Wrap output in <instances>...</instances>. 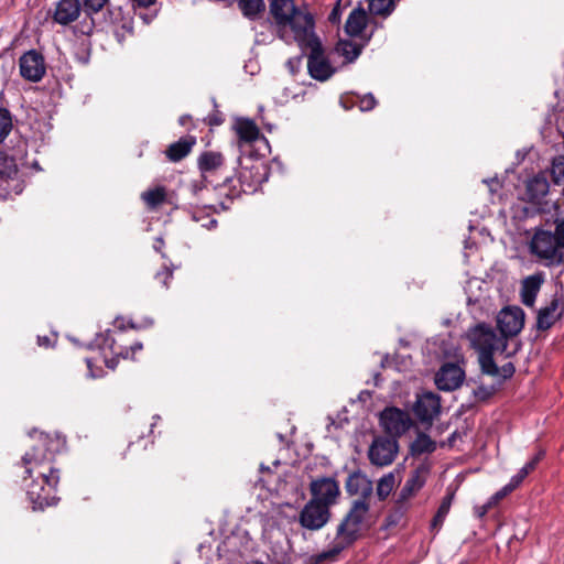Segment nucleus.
I'll return each instance as SVG.
<instances>
[{"label":"nucleus","mask_w":564,"mask_h":564,"mask_svg":"<svg viewBox=\"0 0 564 564\" xmlns=\"http://www.w3.org/2000/svg\"><path fill=\"white\" fill-rule=\"evenodd\" d=\"M64 446L65 441L59 436L40 433L30 451L21 458L23 471L20 477L34 511L54 506L58 500L54 492L61 479V470L55 466V456Z\"/></svg>","instance_id":"obj_1"},{"label":"nucleus","mask_w":564,"mask_h":564,"mask_svg":"<svg viewBox=\"0 0 564 564\" xmlns=\"http://www.w3.org/2000/svg\"><path fill=\"white\" fill-rule=\"evenodd\" d=\"M467 338L471 348L478 354L481 372L488 376L498 375L499 367L494 360V354L499 349L501 351L506 350L507 343L503 338L498 336L495 329L485 323H479L469 328Z\"/></svg>","instance_id":"obj_2"},{"label":"nucleus","mask_w":564,"mask_h":564,"mask_svg":"<svg viewBox=\"0 0 564 564\" xmlns=\"http://www.w3.org/2000/svg\"><path fill=\"white\" fill-rule=\"evenodd\" d=\"M551 219L555 225L554 232L550 229H536L530 241V251L536 257L547 260L549 264H558L562 261L564 249V216L560 217L556 205Z\"/></svg>","instance_id":"obj_3"},{"label":"nucleus","mask_w":564,"mask_h":564,"mask_svg":"<svg viewBox=\"0 0 564 564\" xmlns=\"http://www.w3.org/2000/svg\"><path fill=\"white\" fill-rule=\"evenodd\" d=\"M369 511V502L354 500L348 512L337 527V543L346 547L351 546L360 536L366 514Z\"/></svg>","instance_id":"obj_4"},{"label":"nucleus","mask_w":564,"mask_h":564,"mask_svg":"<svg viewBox=\"0 0 564 564\" xmlns=\"http://www.w3.org/2000/svg\"><path fill=\"white\" fill-rule=\"evenodd\" d=\"M235 180L229 175H224V183L216 187L219 196H225L230 202L238 198L242 193H252L262 182L259 173V166L252 165L250 169L243 167L239 172L236 185Z\"/></svg>","instance_id":"obj_5"},{"label":"nucleus","mask_w":564,"mask_h":564,"mask_svg":"<svg viewBox=\"0 0 564 564\" xmlns=\"http://www.w3.org/2000/svg\"><path fill=\"white\" fill-rule=\"evenodd\" d=\"M306 48L310 50V54L307 55V70L310 76L318 82L329 79L336 73V68L325 56L319 37L311 36Z\"/></svg>","instance_id":"obj_6"},{"label":"nucleus","mask_w":564,"mask_h":564,"mask_svg":"<svg viewBox=\"0 0 564 564\" xmlns=\"http://www.w3.org/2000/svg\"><path fill=\"white\" fill-rule=\"evenodd\" d=\"M550 184L545 175L538 174L529 178L525 183V191L523 193V199L536 208L522 207L523 217L532 216L536 213H544L545 209L542 207L543 200L549 194Z\"/></svg>","instance_id":"obj_7"},{"label":"nucleus","mask_w":564,"mask_h":564,"mask_svg":"<svg viewBox=\"0 0 564 564\" xmlns=\"http://www.w3.org/2000/svg\"><path fill=\"white\" fill-rule=\"evenodd\" d=\"M330 509L315 500H308L299 513V523L310 531H318L330 520Z\"/></svg>","instance_id":"obj_8"},{"label":"nucleus","mask_w":564,"mask_h":564,"mask_svg":"<svg viewBox=\"0 0 564 564\" xmlns=\"http://www.w3.org/2000/svg\"><path fill=\"white\" fill-rule=\"evenodd\" d=\"M311 499L330 509L340 495L339 484L333 477H319L310 484Z\"/></svg>","instance_id":"obj_9"},{"label":"nucleus","mask_w":564,"mask_h":564,"mask_svg":"<svg viewBox=\"0 0 564 564\" xmlns=\"http://www.w3.org/2000/svg\"><path fill=\"white\" fill-rule=\"evenodd\" d=\"M101 348L104 350L108 348L111 352V358L105 356V364L108 368L113 370L118 366L120 358L134 360L135 352L142 350L143 345L140 341H135L129 346H124L118 343V340L111 336L110 330H108L104 336Z\"/></svg>","instance_id":"obj_10"},{"label":"nucleus","mask_w":564,"mask_h":564,"mask_svg":"<svg viewBox=\"0 0 564 564\" xmlns=\"http://www.w3.org/2000/svg\"><path fill=\"white\" fill-rule=\"evenodd\" d=\"M497 325L506 341L508 337L518 335L523 328L524 312L518 306L505 307L497 315Z\"/></svg>","instance_id":"obj_11"},{"label":"nucleus","mask_w":564,"mask_h":564,"mask_svg":"<svg viewBox=\"0 0 564 564\" xmlns=\"http://www.w3.org/2000/svg\"><path fill=\"white\" fill-rule=\"evenodd\" d=\"M314 24L313 15L308 11H303L300 8L292 14L290 22H286V26L291 28L294 33V39L303 48L307 47L311 36H317L314 32Z\"/></svg>","instance_id":"obj_12"},{"label":"nucleus","mask_w":564,"mask_h":564,"mask_svg":"<svg viewBox=\"0 0 564 564\" xmlns=\"http://www.w3.org/2000/svg\"><path fill=\"white\" fill-rule=\"evenodd\" d=\"M413 412L421 423L431 425L441 413V398L437 393L425 391L417 394Z\"/></svg>","instance_id":"obj_13"},{"label":"nucleus","mask_w":564,"mask_h":564,"mask_svg":"<svg viewBox=\"0 0 564 564\" xmlns=\"http://www.w3.org/2000/svg\"><path fill=\"white\" fill-rule=\"evenodd\" d=\"M19 68L25 80L37 83L46 72L44 56L36 50H30L19 58Z\"/></svg>","instance_id":"obj_14"},{"label":"nucleus","mask_w":564,"mask_h":564,"mask_svg":"<svg viewBox=\"0 0 564 564\" xmlns=\"http://www.w3.org/2000/svg\"><path fill=\"white\" fill-rule=\"evenodd\" d=\"M379 421L383 435L373 440L368 451V457L371 464L386 466L388 465V405L380 411Z\"/></svg>","instance_id":"obj_15"},{"label":"nucleus","mask_w":564,"mask_h":564,"mask_svg":"<svg viewBox=\"0 0 564 564\" xmlns=\"http://www.w3.org/2000/svg\"><path fill=\"white\" fill-rule=\"evenodd\" d=\"M464 379V370L456 364L447 362L437 371L435 383L440 390L453 391L462 386Z\"/></svg>","instance_id":"obj_16"},{"label":"nucleus","mask_w":564,"mask_h":564,"mask_svg":"<svg viewBox=\"0 0 564 564\" xmlns=\"http://www.w3.org/2000/svg\"><path fill=\"white\" fill-rule=\"evenodd\" d=\"M82 8L79 0H59L56 2L51 18L53 22L66 26L79 18Z\"/></svg>","instance_id":"obj_17"},{"label":"nucleus","mask_w":564,"mask_h":564,"mask_svg":"<svg viewBox=\"0 0 564 564\" xmlns=\"http://www.w3.org/2000/svg\"><path fill=\"white\" fill-rule=\"evenodd\" d=\"M345 489L349 496H359L357 500H366V502L373 492L372 481L360 470L349 474L345 482Z\"/></svg>","instance_id":"obj_18"},{"label":"nucleus","mask_w":564,"mask_h":564,"mask_svg":"<svg viewBox=\"0 0 564 564\" xmlns=\"http://www.w3.org/2000/svg\"><path fill=\"white\" fill-rule=\"evenodd\" d=\"M197 165L205 178L216 174L223 175L226 167L224 155L216 151L202 152L197 159Z\"/></svg>","instance_id":"obj_19"},{"label":"nucleus","mask_w":564,"mask_h":564,"mask_svg":"<svg viewBox=\"0 0 564 564\" xmlns=\"http://www.w3.org/2000/svg\"><path fill=\"white\" fill-rule=\"evenodd\" d=\"M269 9L275 24L285 28L286 22H290V18L295 13L297 7L293 0H270Z\"/></svg>","instance_id":"obj_20"},{"label":"nucleus","mask_w":564,"mask_h":564,"mask_svg":"<svg viewBox=\"0 0 564 564\" xmlns=\"http://www.w3.org/2000/svg\"><path fill=\"white\" fill-rule=\"evenodd\" d=\"M195 144L196 137L187 134L171 143L164 153L171 162H180L191 153Z\"/></svg>","instance_id":"obj_21"},{"label":"nucleus","mask_w":564,"mask_h":564,"mask_svg":"<svg viewBox=\"0 0 564 564\" xmlns=\"http://www.w3.org/2000/svg\"><path fill=\"white\" fill-rule=\"evenodd\" d=\"M561 315L560 300L553 299L549 305L539 311L536 321L538 328L541 330L549 329Z\"/></svg>","instance_id":"obj_22"},{"label":"nucleus","mask_w":564,"mask_h":564,"mask_svg":"<svg viewBox=\"0 0 564 564\" xmlns=\"http://www.w3.org/2000/svg\"><path fill=\"white\" fill-rule=\"evenodd\" d=\"M83 10L88 15L89 21H83L78 26V31L82 34L90 35L93 33L95 21L93 14L101 11L109 0H82Z\"/></svg>","instance_id":"obj_23"},{"label":"nucleus","mask_w":564,"mask_h":564,"mask_svg":"<svg viewBox=\"0 0 564 564\" xmlns=\"http://www.w3.org/2000/svg\"><path fill=\"white\" fill-rule=\"evenodd\" d=\"M542 282L543 279L539 274L530 275L523 280L521 288V301L525 306H533Z\"/></svg>","instance_id":"obj_24"},{"label":"nucleus","mask_w":564,"mask_h":564,"mask_svg":"<svg viewBox=\"0 0 564 564\" xmlns=\"http://www.w3.org/2000/svg\"><path fill=\"white\" fill-rule=\"evenodd\" d=\"M367 13L362 8L354 9L347 18L345 31L350 36L360 35L367 26Z\"/></svg>","instance_id":"obj_25"},{"label":"nucleus","mask_w":564,"mask_h":564,"mask_svg":"<svg viewBox=\"0 0 564 564\" xmlns=\"http://www.w3.org/2000/svg\"><path fill=\"white\" fill-rule=\"evenodd\" d=\"M235 129L240 141L251 143L258 140L260 130L257 124L247 118L238 119Z\"/></svg>","instance_id":"obj_26"},{"label":"nucleus","mask_w":564,"mask_h":564,"mask_svg":"<svg viewBox=\"0 0 564 564\" xmlns=\"http://www.w3.org/2000/svg\"><path fill=\"white\" fill-rule=\"evenodd\" d=\"M141 198L149 209H156L162 204L167 203L166 188L164 186L150 188L141 194Z\"/></svg>","instance_id":"obj_27"},{"label":"nucleus","mask_w":564,"mask_h":564,"mask_svg":"<svg viewBox=\"0 0 564 564\" xmlns=\"http://www.w3.org/2000/svg\"><path fill=\"white\" fill-rule=\"evenodd\" d=\"M237 4L243 17L249 20H257L265 11L263 0H237Z\"/></svg>","instance_id":"obj_28"},{"label":"nucleus","mask_w":564,"mask_h":564,"mask_svg":"<svg viewBox=\"0 0 564 564\" xmlns=\"http://www.w3.org/2000/svg\"><path fill=\"white\" fill-rule=\"evenodd\" d=\"M412 425V420L409 414L401 410L390 406V431L393 429L395 433L400 434L408 431Z\"/></svg>","instance_id":"obj_29"},{"label":"nucleus","mask_w":564,"mask_h":564,"mask_svg":"<svg viewBox=\"0 0 564 564\" xmlns=\"http://www.w3.org/2000/svg\"><path fill=\"white\" fill-rule=\"evenodd\" d=\"M436 449V443L425 433H419L417 437L411 444V451L414 455L433 453Z\"/></svg>","instance_id":"obj_30"},{"label":"nucleus","mask_w":564,"mask_h":564,"mask_svg":"<svg viewBox=\"0 0 564 564\" xmlns=\"http://www.w3.org/2000/svg\"><path fill=\"white\" fill-rule=\"evenodd\" d=\"M18 166L14 158L9 156L7 152L0 149V177L4 180L13 178L18 173Z\"/></svg>","instance_id":"obj_31"},{"label":"nucleus","mask_w":564,"mask_h":564,"mask_svg":"<svg viewBox=\"0 0 564 564\" xmlns=\"http://www.w3.org/2000/svg\"><path fill=\"white\" fill-rule=\"evenodd\" d=\"M544 456V452L536 453L514 476L511 477L510 482L516 488L524 480V478L536 467L539 462Z\"/></svg>","instance_id":"obj_32"},{"label":"nucleus","mask_w":564,"mask_h":564,"mask_svg":"<svg viewBox=\"0 0 564 564\" xmlns=\"http://www.w3.org/2000/svg\"><path fill=\"white\" fill-rule=\"evenodd\" d=\"M362 46L352 41H339L336 51L343 55L346 62L355 61L361 53Z\"/></svg>","instance_id":"obj_33"},{"label":"nucleus","mask_w":564,"mask_h":564,"mask_svg":"<svg viewBox=\"0 0 564 564\" xmlns=\"http://www.w3.org/2000/svg\"><path fill=\"white\" fill-rule=\"evenodd\" d=\"M15 69V61L12 57L0 54V86L3 87Z\"/></svg>","instance_id":"obj_34"},{"label":"nucleus","mask_w":564,"mask_h":564,"mask_svg":"<svg viewBox=\"0 0 564 564\" xmlns=\"http://www.w3.org/2000/svg\"><path fill=\"white\" fill-rule=\"evenodd\" d=\"M9 156L14 158V162L21 166H29L28 158V142L26 140H19L17 145L11 149Z\"/></svg>","instance_id":"obj_35"},{"label":"nucleus","mask_w":564,"mask_h":564,"mask_svg":"<svg viewBox=\"0 0 564 564\" xmlns=\"http://www.w3.org/2000/svg\"><path fill=\"white\" fill-rule=\"evenodd\" d=\"M12 116L6 108H0V142H2L12 130Z\"/></svg>","instance_id":"obj_36"},{"label":"nucleus","mask_w":564,"mask_h":564,"mask_svg":"<svg viewBox=\"0 0 564 564\" xmlns=\"http://www.w3.org/2000/svg\"><path fill=\"white\" fill-rule=\"evenodd\" d=\"M551 173L556 184L564 182V155H557L552 161Z\"/></svg>","instance_id":"obj_37"},{"label":"nucleus","mask_w":564,"mask_h":564,"mask_svg":"<svg viewBox=\"0 0 564 564\" xmlns=\"http://www.w3.org/2000/svg\"><path fill=\"white\" fill-rule=\"evenodd\" d=\"M343 550V546L336 543L333 549L321 554L311 556L308 564H322L328 558H335Z\"/></svg>","instance_id":"obj_38"},{"label":"nucleus","mask_w":564,"mask_h":564,"mask_svg":"<svg viewBox=\"0 0 564 564\" xmlns=\"http://www.w3.org/2000/svg\"><path fill=\"white\" fill-rule=\"evenodd\" d=\"M368 9L371 15L386 18L388 15V0H368Z\"/></svg>","instance_id":"obj_39"},{"label":"nucleus","mask_w":564,"mask_h":564,"mask_svg":"<svg viewBox=\"0 0 564 564\" xmlns=\"http://www.w3.org/2000/svg\"><path fill=\"white\" fill-rule=\"evenodd\" d=\"M173 278V270L163 264L162 268L155 273L154 280L158 282L161 289L169 288V281Z\"/></svg>","instance_id":"obj_40"},{"label":"nucleus","mask_w":564,"mask_h":564,"mask_svg":"<svg viewBox=\"0 0 564 564\" xmlns=\"http://www.w3.org/2000/svg\"><path fill=\"white\" fill-rule=\"evenodd\" d=\"M497 388L496 386H478L475 390H474V394L477 399L479 400H487L489 399L491 395H494V393L496 392Z\"/></svg>","instance_id":"obj_41"},{"label":"nucleus","mask_w":564,"mask_h":564,"mask_svg":"<svg viewBox=\"0 0 564 564\" xmlns=\"http://www.w3.org/2000/svg\"><path fill=\"white\" fill-rule=\"evenodd\" d=\"M358 105L361 111H370L376 107L377 100L373 95L367 94L362 97H359Z\"/></svg>","instance_id":"obj_42"},{"label":"nucleus","mask_w":564,"mask_h":564,"mask_svg":"<svg viewBox=\"0 0 564 564\" xmlns=\"http://www.w3.org/2000/svg\"><path fill=\"white\" fill-rule=\"evenodd\" d=\"M453 499H454V494L453 492H449L447 494L442 502H441V506L438 507V518H445L451 509V506H452V502H453Z\"/></svg>","instance_id":"obj_43"},{"label":"nucleus","mask_w":564,"mask_h":564,"mask_svg":"<svg viewBox=\"0 0 564 564\" xmlns=\"http://www.w3.org/2000/svg\"><path fill=\"white\" fill-rule=\"evenodd\" d=\"M377 496L379 500L384 501L388 498V475H383L377 486Z\"/></svg>","instance_id":"obj_44"},{"label":"nucleus","mask_w":564,"mask_h":564,"mask_svg":"<svg viewBox=\"0 0 564 564\" xmlns=\"http://www.w3.org/2000/svg\"><path fill=\"white\" fill-rule=\"evenodd\" d=\"M516 368L512 362L505 364L501 368H499V373L495 377H500L499 383L503 380L511 378L514 375Z\"/></svg>","instance_id":"obj_45"},{"label":"nucleus","mask_w":564,"mask_h":564,"mask_svg":"<svg viewBox=\"0 0 564 564\" xmlns=\"http://www.w3.org/2000/svg\"><path fill=\"white\" fill-rule=\"evenodd\" d=\"M411 365V355L395 352V366L398 370L406 369Z\"/></svg>","instance_id":"obj_46"},{"label":"nucleus","mask_w":564,"mask_h":564,"mask_svg":"<svg viewBox=\"0 0 564 564\" xmlns=\"http://www.w3.org/2000/svg\"><path fill=\"white\" fill-rule=\"evenodd\" d=\"M415 485H416L415 478L409 479L406 481V484L404 485V487L402 488L401 498L405 499L406 497L411 496L412 492L415 490Z\"/></svg>","instance_id":"obj_47"},{"label":"nucleus","mask_w":564,"mask_h":564,"mask_svg":"<svg viewBox=\"0 0 564 564\" xmlns=\"http://www.w3.org/2000/svg\"><path fill=\"white\" fill-rule=\"evenodd\" d=\"M514 489H516V487L512 486V484L509 481V484H507L502 489H500L492 496V500L499 501L500 499L505 498L508 494H510Z\"/></svg>","instance_id":"obj_48"},{"label":"nucleus","mask_w":564,"mask_h":564,"mask_svg":"<svg viewBox=\"0 0 564 564\" xmlns=\"http://www.w3.org/2000/svg\"><path fill=\"white\" fill-rule=\"evenodd\" d=\"M206 121H207V124H209V126H219L224 121L223 113L220 111L216 110L214 113H212L207 117Z\"/></svg>","instance_id":"obj_49"},{"label":"nucleus","mask_w":564,"mask_h":564,"mask_svg":"<svg viewBox=\"0 0 564 564\" xmlns=\"http://www.w3.org/2000/svg\"><path fill=\"white\" fill-rule=\"evenodd\" d=\"M339 4H340V2L338 1L336 7L332 10V12L328 15V20L332 23H337L340 20V8H339Z\"/></svg>","instance_id":"obj_50"},{"label":"nucleus","mask_w":564,"mask_h":564,"mask_svg":"<svg viewBox=\"0 0 564 564\" xmlns=\"http://www.w3.org/2000/svg\"><path fill=\"white\" fill-rule=\"evenodd\" d=\"M133 8L147 9L155 3L156 0H130Z\"/></svg>","instance_id":"obj_51"},{"label":"nucleus","mask_w":564,"mask_h":564,"mask_svg":"<svg viewBox=\"0 0 564 564\" xmlns=\"http://www.w3.org/2000/svg\"><path fill=\"white\" fill-rule=\"evenodd\" d=\"M490 509H491V502H487L480 507H477L475 509V512L478 518H482Z\"/></svg>","instance_id":"obj_52"},{"label":"nucleus","mask_w":564,"mask_h":564,"mask_svg":"<svg viewBox=\"0 0 564 564\" xmlns=\"http://www.w3.org/2000/svg\"><path fill=\"white\" fill-rule=\"evenodd\" d=\"M37 344L44 348H48L53 345L52 339L48 336H37Z\"/></svg>","instance_id":"obj_53"},{"label":"nucleus","mask_w":564,"mask_h":564,"mask_svg":"<svg viewBox=\"0 0 564 564\" xmlns=\"http://www.w3.org/2000/svg\"><path fill=\"white\" fill-rule=\"evenodd\" d=\"M445 518H438V512H436L435 517L432 520V528H437L442 525Z\"/></svg>","instance_id":"obj_54"},{"label":"nucleus","mask_w":564,"mask_h":564,"mask_svg":"<svg viewBox=\"0 0 564 564\" xmlns=\"http://www.w3.org/2000/svg\"><path fill=\"white\" fill-rule=\"evenodd\" d=\"M192 120L189 115H183L180 117L178 122L181 126H186Z\"/></svg>","instance_id":"obj_55"},{"label":"nucleus","mask_w":564,"mask_h":564,"mask_svg":"<svg viewBox=\"0 0 564 564\" xmlns=\"http://www.w3.org/2000/svg\"><path fill=\"white\" fill-rule=\"evenodd\" d=\"M389 448H390V463H391V462H392V459H393V458H392V452H397V448H398V446H397V442H395V441H393V442H392V441L390 440Z\"/></svg>","instance_id":"obj_56"},{"label":"nucleus","mask_w":564,"mask_h":564,"mask_svg":"<svg viewBox=\"0 0 564 564\" xmlns=\"http://www.w3.org/2000/svg\"><path fill=\"white\" fill-rule=\"evenodd\" d=\"M85 361H86L87 368H88V370H89V372H90V376H91V377H95V376H94V373H93V365H91V360H90L89 358H86V359H85Z\"/></svg>","instance_id":"obj_57"},{"label":"nucleus","mask_w":564,"mask_h":564,"mask_svg":"<svg viewBox=\"0 0 564 564\" xmlns=\"http://www.w3.org/2000/svg\"><path fill=\"white\" fill-rule=\"evenodd\" d=\"M400 346L403 348V349H409L410 347V341L405 340V339H401L400 340Z\"/></svg>","instance_id":"obj_58"},{"label":"nucleus","mask_w":564,"mask_h":564,"mask_svg":"<svg viewBox=\"0 0 564 564\" xmlns=\"http://www.w3.org/2000/svg\"><path fill=\"white\" fill-rule=\"evenodd\" d=\"M486 183L489 184V186H494V184H498V181L496 178H491L490 181H485ZM490 191H494L492 187H490Z\"/></svg>","instance_id":"obj_59"},{"label":"nucleus","mask_w":564,"mask_h":564,"mask_svg":"<svg viewBox=\"0 0 564 564\" xmlns=\"http://www.w3.org/2000/svg\"><path fill=\"white\" fill-rule=\"evenodd\" d=\"M381 530H387L388 529V517L383 519L382 521V524H381Z\"/></svg>","instance_id":"obj_60"},{"label":"nucleus","mask_w":564,"mask_h":564,"mask_svg":"<svg viewBox=\"0 0 564 564\" xmlns=\"http://www.w3.org/2000/svg\"><path fill=\"white\" fill-rule=\"evenodd\" d=\"M388 361V354H384L382 357H381V365L384 366V364Z\"/></svg>","instance_id":"obj_61"},{"label":"nucleus","mask_w":564,"mask_h":564,"mask_svg":"<svg viewBox=\"0 0 564 564\" xmlns=\"http://www.w3.org/2000/svg\"><path fill=\"white\" fill-rule=\"evenodd\" d=\"M394 9V0H390V13L393 11Z\"/></svg>","instance_id":"obj_62"},{"label":"nucleus","mask_w":564,"mask_h":564,"mask_svg":"<svg viewBox=\"0 0 564 564\" xmlns=\"http://www.w3.org/2000/svg\"><path fill=\"white\" fill-rule=\"evenodd\" d=\"M488 502H491V507L495 506L498 501L492 500V497L489 499Z\"/></svg>","instance_id":"obj_63"},{"label":"nucleus","mask_w":564,"mask_h":564,"mask_svg":"<svg viewBox=\"0 0 564 564\" xmlns=\"http://www.w3.org/2000/svg\"><path fill=\"white\" fill-rule=\"evenodd\" d=\"M253 564H264V563L260 562V561H256V562H253Z\"/></svg>","instance_id":"obj_64"}]
</instances>
